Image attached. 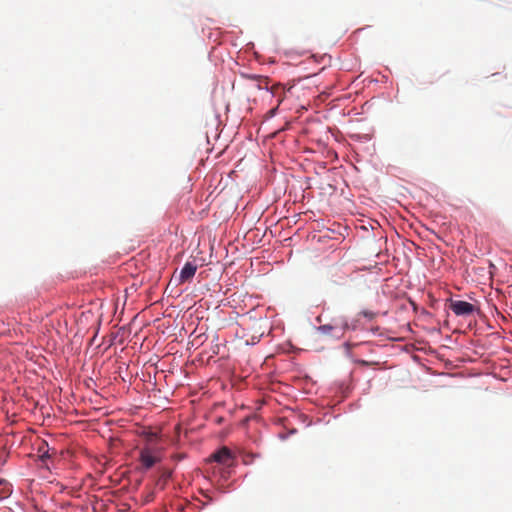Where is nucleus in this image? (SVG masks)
I'll list each match as a JSON object with an SVG mask.
<instances>
[{
  "label": "nucleus",
  "instance_id": "nucleus-1",
  "mask_svg": "<svg viewBox=\"0 0 512 512\" xmlns=\"http://www.w3.org/2000/svg\"><path fill=\"white\" fill-rule=\"evenodd\" d=\"M348 327L349 326L346 319L343 317H337L333 318L329 323L320 325L318 327V331L324 335L341 338L343 337Z\"/></svg>",
  "mask_w": 512,
  "mask_h": 512
},
{
  "label": "nucleus",
  "instance_id": "nucleus-2",
  "mask_svg": "<svg viewBox=\"0 0 512 512\" xmlns=\"http://www.w3.org/2000/svg\"><path fill=\"white\" fill-rule=\"evenodd\" d=\"M139 461L142 468L148 470L161 461L160 450L146 445L140 450Z\"/></svg>",
  "mask_w": 512,
  "mask_h": 512
},
{
  "label": "nucleus",
  "instance_id": "nucleus-3",
  "mask_svg": "<svg viewBox=\"0 0 512 512\" xmlns=\"http://www.w3.org/2000/svg\"><path fill=\"white\" fill-rule=\"evenodd\" d=\"M450 309L457 316H466L471 315L475 311V306L466 301L456 300L451 302Z\"/></svg>",
  "mask_w": 512,
  "mask_h": 512
},
{
  "label": "nucleus",
  "instance_id": "nucleus-4",
  "mask_svg": "<svg viewBox=\"0 0 512 512\" xmlns=\"http://www.w3.org/2000/svg\"><path fill=\"white\" fill-rule=\"evenodd\" d=\"M232 459V452L227 447H222L211 455V460L220 464H229Z\"/></svg>",
  "mask_w": 512,
  "mask_h": 512
},
{
  "label": "nucleus",
  "instance_id": "nucleus-5",
  "mask_svg": "<svg viewBox=\"0 0 512 512\" xmlns=\"http://www.w3.org/2000/svg\"><path fill=\"white\" fill-rule=\"evenodd\" d=\"M197 266L191 262H186L180 271V282L184 283L192 279L196 273Z\"/></svg>",
  "mask_w": 512,
  "mask_h": 512
},
{
  "label": "nucleus",
  "instance_id": "nucleus-6",
  "mask_svg": "<svg viewBox=\"0 0 512 512\" xmlns=\"http://www.w3.org/2000/svg\"><path fill=\"white\" fill-rule=\"evenodd\" d=\"M271 93L274 95V96H278V103H277V106L275 108H272L268 114L270 117L274 116L277 112V108L278 106L281 104V102L283 101L284 99V90H283V87L281 84H274L271 88Z\"/></svg>",
  "mask_w": 512,
  "mask_h": 512
},
{
  "label": "nucleus",
  "instance_id": "nucleus-7",
  "mask_svg": "<svg viewBox=\"0 0 512 512\" xmlns=\"http://www.w3.org/2000/svg\"><path fill=\"white\" fill-rule=\"evenodd\" d=\"M38 453L40 454V458L42 461H45L46 459L51 457V455L49 454L48 444L46 442L41 443V445L38 448Z\"/></svg>",
  "mask_w": 512,
  "mask_h": 512
},
{
  "label": "nucleus",
  "instance_id": "nucleus-8",
  "mask_svg": "<svg viewBox=\"0 0 512 512\" xmlns=\"http://www.w3.org/2000/svg\"><path fill=\"white\" fill-rule=\"evenodd\" d=\"M249 78L253 79V80H257L259 82V84H258L259 88L268 89V84H269L268 77H263V76H259V75H251V76H249Z\"/></svg>",
  "mask_w": 512,
  "mask_h": 512
},
{
  "label": "nucleus",
  "instance_id": "nucleus-9",
  "mask_svg": "<svg viewBox=\"0 0 512 512\" xmlns=\"http://www.w3.org/2000/svg\"><path fill=\"white\" fill-rule=\"evenodd\" d=\"M10 492V485L5 480H0V497L5 498Z\"/></svg>",
  "mask_w": 512,
  "mask_h": 512
},
{
  "label": "nucleus",
  "instance_id": "nucleus-10",
  "mask_svg": "<svg viewBox=\"0 0 512 512\" xmlns=\"http://www.w3.org/2000/svg\"><path fill=\"white\" fill-rule=\"evenodd\" d=\"M262 335H263V332H262V333H260V334H259V335H257V336H252L251 341H249V340L247 339V340H246V343H247V344L254 345V344H256L257 342H259V340H260V338L262 337Z\"/></svg>",
  "mask_w": 512,
  "mask_h": 512
},
{
  "label": "nucleus",
  "instance_id": "nucleus-11",
  "mask_svg": "<svg viewBox=\"0 0 512 512\" xmlns=\"http://www.w3.org/2000/svg\"><path fill=\"white\" fill-rule=\"evenodd\" d=\"M361 314L365 317V318H368L370 320L374 319L376 314L372 311H368V310H364L361 312Z\"/></svg>",
  "mask_w": 512,
  "mask_h": 512
},
{
  "label": "nucleus",
  "instance_id": "nucleus-12",
  "mask_svg": "<svg viewBox=\"0 0 512 512\" xmlns=\"http://www.w3.org/2000/svg\"><path fill=\"white\" fill-rule=\"evenodd\" d=\"M157 438V435L155 433H149L147 434V441L152 443Z\"/></svg>",
  "mask_w": 512,
  "mask_h": 512
}]
</instances>
